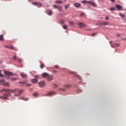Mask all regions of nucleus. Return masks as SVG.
Wrapping results in <instances>:
<instances>
[{"mask_svg":"<svg viewBox=\"0 0 126 126\" xmlns=\"http://www.w3.org/2000/svg\"><path fill=\"white\" fill-rule=\"evenodd\" d=\"M112 43V42H110V44Z\"/></svg>","mask_w":126,"mask_h":126,"instance_id":"nucleus-48","label":"nucleus"},{"mask_svg":"<svg viewBox=\"0 0 126 126\" xmlns=\"http://www.w3.org/2000/svg\"><path fill=\"white\" fill-rule=\"evenodd\" d=\"M119 46H120V44H119L118 43H114V44L111 45L112 48H115V47H119Z\"/></svg>","mask_w":126,"mask_h":126,"instance_id":"nucleus-15","label":"nucleus"},{"mask_svg":"<svg viewBox=\"0 0 126 126\" xmlns=\"http://www.w3.org/2000/svg\"><path fill=\"white\" fill-rule=\"evenodd\" d=\"M54 87H58V85H57L56 84L54 85Z\"/></svg>","mask_w":126,"mask_h":126,"instance_id":"nucleus-43","label":"nucleus"},{"mask_svg":"<svg viewBox=\"0 0 126 126\" xmlns=\"http://www.w3.org/2000/svg\"><path fill=\"white\" fill-rule=\"evenodd\" d=\"M74 6H75V7H79V6H80V3H76L75 4H74Z\"/></svg>","mask_w":126,"mask_h":126,"instance_id":"nucleus-17","label":"nucleus"},{"mask_svg":"<svg viewBox=\"0 0 126 126\" xmlns=\"http://www.w3.org/2000/svg\"><path fill=\"white\" fill-rule=\"evenodd\" d=\"M56 3H63L62 1H61V0L56 1Z\"/></svg>","mask_w":126,"mask_h":126,"instance_id":"nucleus-26","label":"nucleus"},{"mask_svg":"<svg viewBox=\"0 0 126 126\" xmlns=\"http://www.w3.org/2000/svg\"><path fill=\"white\" fill-rule=\"evenodd\" d=\"M0 83H2L4 86H9V83L8 82H4V80L0 81Z\"/></svg>","mask_w":126,"mask_h":126,"instance_id":"nucleus-5","label":"nucleus"},{"mask_svg":"<svg viewBox=\"0 0 126 126\" xmlns=\"http://www.w3.org/2000/svg\"><path fill=\"white\" fill-rule=\"evenodd\" d=\"M92 36H95V33L92 34Z\"/></svg>","mask_w":126,"mask_h":126,"instance_id":"nucleus-46","label":"nucleus"},{"mask_svg":"<svg viewBox=\"0 0 126 126\" xmlns=\"http://www.w3.org/2000/svg\"><path fill=\"white\" fill-rule=\"evenodd\" d=\"M84 15V13L80 14V16H83Z\"/></svg>","mask_w":126,"mask_h":126,"instance_id":"nucleus-40","label":"nucleus"},{"mask_svg":"<svg viewBox=\"0 0 126 126\" xmlns=\"http://www.w3.org/2000/svg\"><path fill=\"white\" fill-rule=\"evenodd\" d=\"M105 19H106V20H107V19H108V17H105Z\"/></svg>","mask_w":126,"mask_h":126,"instance_id":"nucleus-44","label":"nucleus"},{"mask_svg":"<svg viewBox=\"0 0 126 126\" xmlns=\"http://www.w3.org/2000/svg\"><path fill=\"white\" fill-rule=\"evenodd\" d=\"M111 1H112L113 2H114V1H115V0H110Z\"/></svg>","mask_w":126,"mask_h":126,"instance_id":"nucleus-45","label":"nucleus"},{"mask_svg":"<svg viewBox=\"0 0 126 126\" xmlns=\"http://www.w3.org/2000/svg\"><path fill=\"white\" fill-rule=\"evenodd\" d=\"M10 96V94H3V97L0 96V99H3V100H7V97Z\"/></svg>","mask_w":126,"mask_h":126,"instance_id":"nucleus-2","label":"nucleus"},{"mask_svg":"<svg viewBox=\"0 0 126 126\" xmlns=\"http://www.w3.org/2000/svg\"><path fill=\"white\" fill-rule=\"evenodd\" d=\"M110 10H111V11H113V10H115V8H111L110 9Z\"/></svg>","mask_w":126,"mask_h":126,"instance_id":"nucleus-38","label":"nucleus"},{"mask_svg":"<svg viewBox=\"0 0 126 126\" xmlns=\"http://www.w3.org/2000/svg\"><path fill=\"white\" fill-rule=\"evenodd\" d=\"M88 1H83L82 2L83 3H88Z\"/></svg>","mask_w":126,"mask_h":126,"instance_id":"nucleus-29","label":"nucleus"},{"mask_svg":"<svg viewBox=\"0 0 126 126\" xmlns=\"http://www.w3.org/2000/svg\"><path fill=\"white\" fill-rule=\"evenodd\" d=\"M78 25L81 28H84V27H86V25L82 23L79 22L78 23Z\"/></svg>","mask_w":126,"mask_h":126,"instance_id":"nucleus-8","label":"nucleus"},{"mask_svg":"<svg viewBox=\"0 0 126 126\" xmlns=\"http://www.w3.org/2000/svg\"><path fill=\"white\" fill-rule=\"evenodd\" d=\"M116 6L117 9H118L119 10H122L123 7H122V6L118 4V5H116Z\"/></svg>","mask_w":126,"mask_h":126,"instance_id":"nucleus-12","label":"nucleus"},{"mask_svg":"<svg viewBox=\"0 0 126 126\" xmlns=\"http://www.w3.org/2000/svg\"><path fill=\"white\" fill-rule=\"evenodd\" d=\"M20 75L22 78H27V76H28V75H27V74L25 73H21Z\"/></svg>","mask_w":126,"mask_h":126,"instance_id":"nucleus-10","label":"nucleus"},{"mask_svg":"<svg viewBox=\"0 0 126 126\" xmlns=\"http://www.w3.org/2000/svg\"><path fill=\"white\" fill-rule=\"evenodd\" d=\"M20 99H21V100H24V101H28V99L25 98L24 97H21Z\"/></svg>","mask_w":126,"mask_h":126,"instance_id":"nucleus-24","label":"nucleus"},{"mask_svg":"<svg viewBox=\"0 0 126 126\" xmlns=\"http://www.w3.org/2000/svg\"><path fill=\"white\" fill-rule=\"evenodd\" d=\"M6 92V93H15V92H19V94H21L23 92V90L19 91L18 89H4L0 91V92Z\"/></svg>","mask_w":126,"mask_h":126,"instance_id":"nucleus-1","label":"nucleus"},{"mask_svg":"<svg viewBox=\"0 0 126 126\" xmlns=\"http://www.w3.org/2000/svg\"><path fill=\"white\" fill-rule=\"evenodd\" d=\"M33 96H34V97L37 96V94H34Z\"/></svg>","mask_w":126,"mask_h":126,"instance_id":"nucleus-41","label":"nucleus"},{"mask_svg":"<svg viewBox=\"0 0 126 126\" xmlns=\"http://www.w3.org/2000/svg\"><path fill=\"white\" fill-rule=\"evenodd\" d=\"M15 96H19V94H15Z\"/></svg>","mask_w":126,"mask_h":126,"instance_id":"nucleus-47","label":"nucleus"},{"mask_svg":"<svg viewBox=\"0 0 126 126\" xmlns=\"http://www.w3.org/2000/svg\"><path fill=\"white\" fill-rule=\"evenodd\" d=\"M52 13H53V12H52V11H51V10L47 11V14L48 15H51L52 14Z\"/></svg>","mask_w":126,"mask_h":126,"instance_id":"nucleus-21","label":"nucleus"},{"mask_svg":"<svg viewBox=\"0 0 126 126\" xmlns=\"http://www.w3.org/2000/svg\"><path fill=\"white\" fill-rule=\"evenodd\" d=\"M69 24H70V25H73V22H72V21H71V22H70L69 23Z\"/></svg>","mask_w":126,"mask_h":126,"instance_id":"nucleus-33","label":"nucleus"},{"mask_svg":"<svg viewBox=\"0 0 126 126\" xmlns=\"http://www.w3.org/2000/svg\"><path fill=\"white\" fill-rule=\"evenodd\" d=\"M42 77H43V78H49V77L50 76V74H49V73H43L42 74Z\"/></svg>","mask_w":126,"mask_h":126,"instance_id":"nucleus-6","label":"nucleus"},{"mask_svg":"<svg viewBox=\"0 0 126 126\" xmlns=\"http://www.w3.org/2000/svg\"><path fill=\"white\" fill-rule=\"evenodd\" d=\"M32 83H37L38 82V80L37 79H32L31 80Z\"/></svg>","mask_w":126,"mask_h":126,"instance_id":"nucleus-18","label":"nucleus"},{"mask_svg":"<svg viewBox=\"0 0 126 126\" xmlns=\"http://www.w3.org/2000/svg\"><path fill=\"white\" fill-rule=\"evenodd\" d=\"M117 37H120L121 36V34H118L117 35Z\"/></svg>","mask_w":126,"mask_h":126,"instance_id":"nucleus-42","label":"nucleus"},{"mask_svg":"<svg viewBox=\"0 0 126 126\" xmlns=\"http://www.w3.org/2000/svg\"><path fill=\"white\" fill-rule=\"evenodd\" d=\"M72 73H73V74H74L77 77H78V78H81L79 75L76 74L77 73L76 72H72Z\"/></svg>","mask_w":126,"mask_h":126,"instance_id":"nucleus-19","label":"nucleus"},{"mask_svg":"<svg viewBox=\"0 0 126 126\" xmlns=\"http://www.w3.org/2000/svg\"><path fill=\"white\" fill-rule=\"evenodd\" d=\"M52 72H53V73H57L58 72L56 70H52Z\"/></svg>","mask_w":126,"mask_h":126,"instance_id":"nucleus-37","label":"nucleus"},{"mask_svg":"<svg viewBox=\"0 0 126 126\" xmlns=\"http://www.w3.org/2000/svg\"><path fill=\"white\" fill-rule=\"evenodd\" d=\"M119 15H120V16H121V17H125L126 16V15L124 14H123L122 13H119Z\"/></svg>","mask_w":126,"mask_h":126,"instance_id":"nucleus-20","label":"nucleus"},{"mask_svg":"<svg viewBox=\"0 0 126 126\" xmlns=\"http://www.w3.org/2000/svg\"><path fill=\"white\" fill-rule=\"evenodd\" d=\"M32 4H34V5H36V6H42V3L39 2H32Z\"/></svg>","mask_w":126,"mask_h":126,"instance_id":"nucleus-9","label":"nucleus"},{"mask_svg":"<svg viewBox=\"0 0 126 126\" xmlns=\"http://www.w3.org/2000/svg\"><path fill=\"white\" fill-rule=\"evenodd\" d=\"M54 67H55V68H59L60 66H59V65H56L54 66Z\"/></svg>","mask_w":126,"mask_h":126,"instance_id":"nucleus-31","label":"nucleus"},{"mask_svg":"<svg viewBox=\"0 0 126 126\" xmlns=\"http://www.w3.org/2000/svg\"><path fill=\"white\" fill-rule=\"evenodd\" d=\"M88 4H91V5H93V6H96V3L94 2H92L91 1L88 2Z\"/></svg>","mask_w":126,"mask_h":126,"instance_id":"nucleus-11","label":"nucleus"},{"mask_svg":"<svg viewBox=\"0 0 126 126\" xmlns=\"http://www.w3.org/2000/svg\"><path fill=\"white\" fill-rule=\"evenodd\" d=\"M34 77H35L36 78H39V76L36 75H34Z\"/></svg>","mask_w":126,"mask_h":126,"instance_id":"nucleus-39","label":"nucleus"},{"mask_svg":"<svg viewBox=\"0 0 126 126\" xmlns=\"http://www.w3.org/2000/svg\"><path fill=\"white\" fill-rule=\"evenodd\" d=\"M71 86L70 85H65V88H70Z\"/></svg>","mask_w":126,"mask_h":126,"instance_id":"nucleus-28","label":"nucleus"},{"mask_svg":"<svg viewBox=\"0 0 126 126\" xmlns=\"http://www.w3.org/2000/svg\"><path fill=\"white\" fill-rule=\"evenodd\" d=\"M58 8L59 10H62V9H63V7H62V6H58Z\"/></svg>","mask_w":126,"mask_h":126,"instance_id":"nucleus-30","label":"nucleus"},{"mask_svg":"<svg viewBox=\"0 0 126 126\" xmlns=\"http://www.w3.org/2000/svg\"><path fill=\"white\" fill-rule=\"evenodd\" d=\"M17 61H18V62H19L20 63L22 62L21 59H20L19 58H17Z\"/></svg>","mask_w":126,"mask_h":126,"instance_id":"nucleus-34","label":"nucleus"},{"mask_svg":"<svg viewBox=\"0 0 126 126\" xmlns=\"http://www.w3.org/2000/svg\"><path fill=\"white\" fill-rule=\"evenodd\" d=\"M63 29L66 30L67 27L66 26H63Z\"/></svg>","mask_w":126,"mask_h":126,"instance_id":"nucleus-36","label":"nucleus"},{"mask_svg":"<svg viewBox=\"0 0 126 126\" xmlns=\"http://www.w3.org/2000/svg\"><path fill=\"white\" fill-rule=\"evenodd\" d=\"M4 48H7V49H13V50H15V48H14L12 46H8L7 45H4Z\"/></svg>","mask_w":126,"mask_h":126,"instance_id":"nucleus-16","label":"nucleus"},{"mask_svg":"<svg viewBox=\"0 0 126 126\" xmlns=\"http://www.w3.org/2000/svg\"><path fill=\"white\" fill-rule=\"evenodd\" d=\"M44 67H45V65H44V64L43 63H41L40 68L42 69V68H44Z\"/></svg>","mask_w":126,"mask_h":126,"instance_id":"nucleus-23","label":"nucleus"},{"mask_svg":"<svg viewBox=\"0 0 126 126\" xmlns=\"http://www.w3.org/2000/svg\"><path fill=\"white\" fill-rule=\"evenodd\" d=\"M19 83L22 86L25 85V86L27 87L31 86V85L30 84H27V83H26V82H19Z\"/></svg>","mask_w":126,"mask_h":126,"instance_id":"nucleus-4","label":"nucleus"},{"mask_svg":"<svg viewBox=\"0 0 126 126\" xmlns=\"http://www.w3.org/2000/svg\"><path fill=\"white\" fill-rule=\"evenodd\" d=\"M54 8H58L59 6H57V5H53Z\"/></svg>","mask_w":126,"mask_h":126,"instance_id":"nucleus-32","label":"nucleus"},{"mask_svg":"<svg viewBox=\"0 0 126 126\" xmlns=\"http://www.w3.org/2000/svg\"><path fill=\"white\" fill-rule=\"evenodd\" d=\"M13 60H14V61H17V57L16 56H14L13 57Z\"/></svg>","mask_w":126,"mask_h":126,"instance_id":"nucleus-25","label":"nucleus"},{"mask_svg":"<svg viewBox=\"0 0 126 126\" xmlns=\"http://www.w3.org/2000/svg\"><path fill=\"white\" fill-rule=\"evenodd\" d=\"M100 25H104V26L109 25V23L107 22H102L100 24Z\"/></svg>","mask_w":126,"mask_h":126,"instance_id":"nucleus-14","label":"nucleus"},{"mask_svg":"<svg viewBox=\"0 0 126 126\" xmlns=\"http://www.w3.org/2000/svg\"><path fill=\"white\" fill-rule=\"evenodd\" d=\"M39 85V87H44V86H45V85H46V83L45 82H44V81H40L39 83H38Z\"/></svg>","mask_w":126,"mask_h":126,"instance_id":"nucleus-7","label":"nucleus"},{"mask_svg":"<svg viewBox=\"0 0 126 126\" xmlns=\"http://www.w3.org/2000/svg\"><path fill=\"white\" fill-rule=\"evenodd\" d=\"M55 93L56 92H50L47 93V96H52V95H54Z\"/></svg>","mask_w":126,"mask_h":126,"instance_id":"nucleus-13","label":"nucleus"},{"mask_svg":"<svg viewBox=\"0 0 126 126\" xmlns=\"http://www.w3.org/2000/svg\"><path fill=\"white\" fill-rule=\"evenodd\" d=\"M2 76H3V75L1 74V72L0 70V77H2Z\"/></svg>","mask_w":126,"mask_h":126,"instance_id":"nucleus-35","label":"nucleus"},{"mask_svg":"<svg viewBox=\"0 0 126 126\" xmlns=\"http://www.w3.org/2000/svg\"><path fill=\"white\" fill-rule=\"evenodd\" d=\"M69 7V4H68L67 5H65V8L66 9L67 8H68Z\"/></svg>","mask_w":126,"mask_h":126,"instance_id":"nucleus-27","label":"nucleus"},{"mask_svg":"<svg viewBox=\"0 0 126 126\" xmlns=\"http://www.w3.org/2000/svg\"><path fill=\"white\" fill-rule=\"evenodd\" d=\"M4 73L5 74L6 76H12L13 75V74L9 71H4Z\"/></svg>","mask_w":126,"mask_h":126,"instance_id":"nucleus-3","label":"nucleus"},{"mask_svg":"<svg viewBox=\"0 0 126 126\" xmlns=\"http://www.w3.org/2000/svg\"><path fill=\"white\" fill-rule=\"evenodd\" d=\"M0 41H3V35H0Z\"/></svg>","mask_w":126,"mask_h":126,"instance_id":"nucleus-22","label":"nucleus"}]
</instances>
